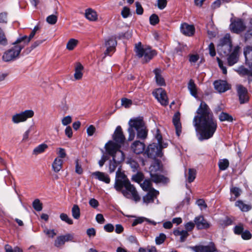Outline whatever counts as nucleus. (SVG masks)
Instances as JSON below:
<instances>
[{
    "label": "nucleus",
    "instance_id": "f257e3e1",
    "mask_svg": "<svg viewBox=\"0 0 252 252\" xmlns=\"http://www.w3.org/2000/svg\"><path fill=\"white\" fill-rule=\"evenodd\" d=\"M196 113L197 115L193 118V124L198 140L202 141L212 138L218 125L209 107L205 102L201 101Z\"/></svg>",
    "mask_w": 252,
    "mask_h": 252
},
{
    "label": "nucleus",
    "instance_id": "f03ea898",
    "mask_svg": "<svg viewBox=\"0 0 252 252\" xmlns=\"http://www.w3.org/2000/svg\"><path fill=\"white\" fill-rule=\"evenodd\" d=\"M114 187L117 191H121L127 198L132 199L135 202L140 200L135 188L131 184L125 174L119 170L116 173Z\"/></svg>",
    "mask_w": 252,
    "mask_h": 252
},
{
    "label": "nucleus",
    "instance_id": "7ed1b4c3",
    "mask_svg": "<svg viewBox=\"0 0 252 252\" xmlns=\"http://www.w3.org/2000/svg\"><path fill=\"white\" fill-rule=\"evenodd\" d=\"M128 124V140L131 141L133 140L135 135V131H136L137 138L141 139H145L146 138L148 130L142 117H137L130 119Z\"/></svg>",
    "mask_w": 252,
    "mask_h": 252
},
{
    "label": "nucleus",
    "instance_id": "20e7f679",
    "mask_svg": "<svg viewBox=\"0 0 252 252\" xmlns=\"http://www.w3.org/2000/svg\"><path fill=\"white\" fill-rule=\"evenodd\" d=\"M113 141L109 140L105 145L106 154H112L118 148H120L121 145L125 141V137L122 131L121 126H117L113 135Z\"/></svg>",
    "mask_w": 252,
    "mask_h": 252
},
{
    "label": "nucleus",
    "instance_id": "39448f33",
    "mask_svg": "<svg viewBox=\"0 0 252 252\" xmlns=\"http://www.w3.org/2000/svg\"><path fill=\"white\" fill-rule=\"evenodd\" d=\"M244 54L246 63L249 65L250 69L241 65L235 69V71L242 76H248L250 82L252 80V48L247 47L244 50Z\"/></svg>",
    "mask_w": 252,
    "mask_h": 252
},
{
    "label": "nucleus",
    "instance_id": "423d86ee",
    "mask_svg": "<svg viewBox=\"0 0 252 252\" xmlns=\"http://www.w3.org/2000/svg\"><path fill=\"white\" fill-rule=\"evenodd\" d=\"M134 51L138 58L143 59L144 63L149 62L156 55L155 50L149 47L144 48L140 42L135 44Z\"/></svg>",
    "mask_w": 252,
    "mask_h": 252
},
{
    "label": "nucleus",
    "instance_id": "0eeeda50",
    "mask_svg": "<svg viewBox=\"0 0 252 252\" xmlns=\"http://www.w3.org/2000/svg\"><path fill=\"white\" fill-rule=\"evenodd\" d=\"M13 44L14 45L13 47L4 53L2 56L3 61L8 62L14 60L18 57L21 50L24 47V45L16 43L15 41Z\"/></svg>",
    "mask_w": 252,
    "mask_h": 252
},
{
    "label": "nucleus",
    "instance_id": "6e6552de",
    "mask_svg": "<svg viewBox=\"0 0 252 252\" xmlns=\"http://www.w3.org/2000/svg\"><path fill=\"white\" fill-rule=\"evenodd\" d=\"M34 115L32 110H26L19 113H16L12 116V122L14 124H19L26 121L28 118H31Z\"/></svg>",
    "mask_w": 252,
    "mask_h": 252
},
{
    "label": "nucleus",
    "instance_id": "1a4fd4ad",
    "mask_svg": "<svg viewBox=\"0 0 252 252\" xmlns=\"http://www.w3.org/2000/svg\"><path fill=\"white\" fill-rule=\"evenodd\" d=\"M145 154L147 157L151 158H155L156 157H161L162 153L157 143H153L149 144L145 151Z\"/></svg>",
    "mask_w": 252,
    "mask_h": 252
},
{
    "label": "nucleus",
    "instance_id": "9d476101",
    "mask_svg": "<svg viewBox=\"0 0 252 252\" xmlns=\"http://www.w3.org/2000/svg\"><path fill=\"white\" fill-rule=\"evenodd\" d=\"M229 28L232 32L238 34L244 31L246 29V26L242 19L237 18L233 20H231Z\"/></svg>",
    "mask_w": 252,
    "mask_h": 252
},
{
    "label": "nucleus",
    "instance_id": "9b49d317",
    "mask_svg": "<svg viewBox=\"0 0 252 252\" xmlns=\"http://www.w3.org/2000/svg\"><path fill=\"white\" fill-rule=\"evenodd\" d=\"M153 94L162 105H168L167 96L165 91L162 88H159L153 91Z\"/></svg>",
    "mask_w": 252,
    "mask_h": 252
},
{
    "label": "nucleus",
    "instance_id": "f8f14e48",
    "mask_svg": "<svg viewBox=\"0 0 252 252\" xmlns=\"http://www.w3.org/2000/svg\"><path fill=\"white\" fill-rule=\"evenodd\" d=\"M118 154L121 156V158H116L114 157V159L110 160L109 164V172L110 173L114 172L117 169L116 172L119 170L121 171V162L123 161L122 154L119 152Z\"/></svg>",
    "mask_w": 252,
    "mask_h": 252
},
{
    "label": "nucleus",
    "instance_id": "ddd939ff",
    "mask_svg": "<svg viewBox=\"0 0 252 252\" xmlns=\"http://www.w3.org/2000/svg\"><path fill=\"white\" fill-rule=\"evenodd\" d=\"M188 248L194 252H215L216 251L215 245L212 243L207 246L200 245L189 246Z\"/></svg>",
    "mask_w": 252,
    "mask_h": 252
},
{
    "label": "nucleus",
    "instance_id": "4468645a",
    "mask_svg": "<svg viewBox=\"0 0 252 252\" xmlns=\"http://www.w3.org/2000/svg\"><path fill=\"white\" fill-rule=\"evenodd\" d=\"M237 93L239 96V99L241 104H244L247 102L249 98L248 94L247 89L242 85L237 87Z\"/></svg>",
    "mask_w": 252,
    "mask_h": 252
},
{
    "label": "nucleus",
    "instance_id": "2eb2a0df",
    "mask_svg": "<svg viewBox=\"0 0 252 252\" xmlns=\"http://www.w3.org/2000/svg\"><path fill=\"white\" fill-rule=\"evenodd\" d=\"M194 222L197 229H207L210 226V223L202 216L196 217Z\"/></svg>",
    "mask_w": 252,
    "mask_h": 252
},
{
    "label": "nucleus",
    "instance_id": "dca6fc26",
    "mask_svg": "<svg viewBox=\"0 0 252 252\" xmlns=\"http://www.w3.org/2000/svg\"><path fill=\"white\" fill-rule=\"evenodd\" d=\"M117 45V41L115 38L109 37L105 41V46L107 49L104 54L105 56H111V53L115 51L116 46Z\"/></svg>",
    "mask_w": 252,
    "mask_h": 252
},
{
    "label": "nucleus",
    "instance_id": "f3484780",
    "mask_svg": "<svg viewBox=\"0 0 252 252\" xmlns=\"http://www.w3.org/2000/svg\"><path fill=\"white\" fill-rule=\"evenodd\" d=\"M239 50L240 47L238 46L235 47L232 52L227 57V63L229 66H232L237 63Z\"/></svg>",
    "mask_w": 252,
    "mask_h": 252
},
{
    "label": "nucleus",
    "instance_id": "a211bd4d",
    "mask_svg": "<svg viewBox=\"0 0 252 252\" xmlns=\"http://www.w3.org/2000/svg\"><path fill=\"white\" fill-rule=\"evenodd\" d=\"M180 31L183 34L188 36H191L194 33L195 28L193 25L184 23L181 25Z\"/></svg>",
    "mask_w": 252,
    "mask_h": 252
},
{
    "label": "nucleus",
    "instance_id": "6ab92c4d",
    "mask_svg": "<svg viewBox=\"0 0 252 252\" xmlns=\"http://www.w3.org/2000/svg\"><path fill=\"white\" fill-rule=\"evenodd\" d=\"M172 122L176 129V134L178 136H179L182 131L180 113L179 112H177L175 113L172 119Z\"/></svg>",
    "mask_w": 252,
    "mask_h": 252
},
{
    "label": "nucleus",
    "instance_id": "aec40b11",
    "mask_svg": "<svg viewBox=\"0 0 252 252\" xmlns=\"http://www.w3.org/2000/svg\"><path fill=\"white\" fill-rule=\"evenodd\" d=\"M158 194V191L155 189H152L151 190L149 191L145 196L143 197V201L146 204L153 203L154 200L157 198V197Z\"/></svg>",
    "mask_w": 252,
    "mask_h": 252
},
{
    "label": "nucleus",
    "instance_id": "412c9836",
    "mask_svg": "<svg viewBox=\"0 0 252 252\" xmlns=\"http://www.w3.org/2000/svg\"><path fill=\"white\" fill-rule=\"evenodd\" d=\"M92 176L95 179L104 182L106 184H109L110 182V178L109 175L106 173L100 171H95L92 173Z\"/></svg>",
    "mask_w": 252,
    "mask_h": 252
},
{
    "label": "nucleus",
    "instance_id": "4be33fe9",
    "mask_svg": "<svg viewBox=\"0 0 252 252\" xmlns=\"http://www.w3.org/2000/svg\"><path fill=\"white\" fill-rule=\"evenodd\" d=\"M215 89L219 93H223L229 89L225 81L217 80L214 83Z\"/></svg>",
    "mask_w": 252,
    "mask_h": 252
},
{
    "label": "nucleus",
    "instance_id": "5701e85b",
    "mask_svg": "<svg viewBox=\"0 0 252 252\" xmlns=\"http://www.w3.org/2000/svg\"><path fill=\"white\" fill-rule=\"evenodd\" d=\"M132 151L136 154L142 153L145 148V145L143 142L139 141H134L131 146Z\"/></svg>",
    "mask_w": 252,
    "mask_h": 252
},
{
    "label": "nucleus",
    "instance_id": "b1692460",
    "mask_svg": "<svg viewBox=\"0 0 252 252\" xmlns=\"http://www.w3.org/2000/svg\"><path fill=\"white\" fill-rule=\"evenodd\" d=\"M154 135L155 138L157 140V144L158 147L160 148V149L162 152V149L166 148L168 146V144L167 143L164 142L162 141V137L158 129L157 128L156 129Z\"/></svg>",
    "mask_w": 252,
    "mask_h": 252
},
{
    "label": "nucleus",
    "instance_id": "393cba45",
    "mask_svg": "<svg viewBox=\"0 0 252 252\" xmlns=\"http://www.w3.org/2000/svg\"><path fill=\"white\" fill-rule=\"evenodd\" d=\"M35 34V33L34 32V31H32V32L29 36H27V35L20 36L17 39V40L15 41V43H20L22 44V45H24L25 47L34 37Z\"/></svg>",
    "mask_w": 252,
    "mask_h": 252
},
{
    "label": "nucleus",
    "instance_id": "a878e982",
    "mask_svg": "<svg viewBox=\"0 0 252 252\" xmlns=\"http://www.w3.org/2000/svg\"><path fill=\"white\" fill-rule=\"evenodd\" d=\"M152 180L156 183H166L168 180L163 175H158L157 173L150 174Z\"/></svg>",
    "mask_w": 252,
    "mask_h": 252
},
{
    "label": "nucleus",
    "instance_id": "bb28decb",
    "mask_svg": "<svg viewBox=\"0 0 252 252\" xmlns=\"http://www.w3.org/2000/svg\"><path fill=\"white\" fill-rule=\"evenodd\" d=\"M153 72L155 74V79L157 84L160 86L165 85L164 79L161 74V70L159 68H156L154 70Z\"/></svg>",
    "mask_w": 252,
    "mask_h": 252
},
{
    "label": "nucleus",
    "instance_id": "cd10ccee",
    "mask_svg": "<svg viewBox=\"0 0 252 252\" xmlns=\"http://www.w3.org/2000/svg\"><path fill=\"white\" fill-rule=\"evenodd\" d=\"M144 221H146L149 223L152 224L153 225H156V224H157V222L154 220H151L150 219L143 217H140L136 218L133 220V221L132 223V226H135L138 224L142 223Z\"/></svg>",
    "mask_w": 252,
    "mask_h": 252
},
{
    "label": "nucleus",
    "instance_id": "c85d7f7f",
    "mask_svg": "<svg viewBox=\"0 0 252 252\" xmlns=\"http://www.w3.org/2000/svg\"><path fill=\"white\" fill-rule=\"evenodd\" d=\"M85 17L87 19L91 21H95L97 19L96 12L91 8H88L86 10Z\"/></svg>",
    "mask_w": 252,
    "mask_h": 252
},
{
    "label": "nucleus",
    "instance_id": "c756f323",
    "mask_svg": "<svg viewBox=\"0 0 252 252\" xmlns=\"http://www.w3.org/2000/svg\"><path fill=\"white\" fill-rule=\"evenodd\" d=\"M83 69V65L80 63H77L75 65V73L74 74L75 80H80L82 78L83 73L82 71Z\"/></svg>",
    "mask_w": 252,
    "mask_h": 252
},
{
    "label": "nucleus",
    "instance_id": "7c9ffc66",
    "mask_svg": "<svg viewBox=\"0 0 252 252\" xmlns=\"http://www.w3.org/2000/svg\"><path fill=\"white\" fill-rule=\"evenodd\" d=\"M63 160L59 158L55 159L52 163V168L53 170L57 173L59 172L62 168Z\"/></svg>",
    "mask_w": 252,
    "mask_h": 252
},
{
    "label": "nucleus",
    "instance_id": "2f4dec72",
    "mask_svg": "<svg viewBox=\"0 0 252 252\" xmlns=\"http://www.w3.org/2000/svg\"><path fill=\"white\" fill-rule=\"evenodd\" d=\"M188 88L189 91L191 95L196 98L197 96L196 86L194 81L192 79L189 80L188 83Z\"/></svg>",
    "mask_w": 252,
    "mask_h": 252
},
{
    "label": "nucleus",
    "instance_id": "473e14b6",
    "mask_svg": "<svg viewBox=\"0 0 252 252\" xmlns=\"http://www.w3.org/2000/svg\"><path fill=\"white\" fill-rule=\"evenodd\" d=\"M235 206L238 207L242 211L247 212L252 208L251 206L245 204L242 200H238L235 202Z\"/></svg>",
    "mask_w": 252,
    "mask_h": 252
},
{
    "label": "nucleus",
    "instance_id": "72a5a7b5",
    "mask_svg": "<svg viewBox=\"0 0 252 252\" xmlns=\"http://www.w3.org/2000/svg\"><path fill=\"white\" fill-rule=\"evenodd\" d=\"M160 167L159 161L155 160L149 167L150 174L157 173L156 172L160 170Z\"/></svg>",
    "mask_w": 252,
    "mask_h": 252
},
{
    "label": "nucleus",
    "instance_id": "f704fd0d",
    "mask_svg": "<svg viewBox=\"0 0 252 252\" xmlns=\"http://www.w3.org/2000/svg\"><path fill=\"white\" fill-rule=\"evenodd\" d=\"M48 148L47 144L42 143L36 147L33 150V154L37 155L43 153Z\"/></svg>",
    "mask_w": 252,
    "mask_h": 252
},
{
    "label": "nucleus",
    "instance_id": "c9c22d12",
    "mask_svg": "<svg viewBox=\"0 0 252 252\" xmlns=\"http://www.w3.org/2000/svg\"><path fill=\"white\" fill-rule=\"evenodd\" d=\"M185 176L187 177V181L189 183L192 182L196 177V170L194 169H189L188 174L185 173Z\"/></svg>",
    "mask_w": 252,
    "mask_h": 252
},
{
    "label": "nucleus",
    "instance_id": "e433bc0d",
    "mask_svg": "<svg viewBox=\"0 0 252 252\" xmlns=\"http://www.w3.org/2000/svg\"><path fill=\"white\" fill-rule=\"evenodd\" d=\"M219 120L221 122L227 121L232 122L233 119L231 115L227 113L222 112L219 115Z\"/></svg>",
    "mask_w": 252,
    "mask_h": 252
},
{
    "label": "nucleus",
    "instance_id": "4c0bfd02",
    "mask_svg": "<svg viewBox=\"0 0 252 252\" xmlns=\"http://www.w3.org/2000/svg\"><path fill=\"white\" fill-rule=\"evenodd\" d=\"M232 45H223V46H218V50L221 54L223 53L224 55H228L230 53Z\"/></svg>",
    "mask_w": 252,
    "mask_h": 252
},
{
    "label": "nucleus",
    "instance_id": "58836bf2",
    "mask_svg": "<svg viewBox=\"0 0 252 252\" xmlns=\"http://www.w3.org/2000/svg\"><path fill=\"white\" fill-rule=\"evenodd\" d=\"M72 217L75 219H78L80 216V210L78 205L75 204L73 206L71 209Z\"/></svg>",
    "mask_w": 252,
    "mask_h": 252
},
{
    "label": "nucleus",
    "instance_id": "ea45409f",
    "mask_svg": "<svg viewBox=\"0 0 252 252\" xmlns=\"http://www.w3.org/2000/svg\"><path fill=\"white\" fill-rule=\"evenodd\" d=\"M126 163L129 164L133 171H136L139 167L138 163L132 158H127Z\"/></svg>",
    "mask_w": 252,
    "mask_h": 252
},
{
    "label": "nucleus",
    "instance_id": "a19ab883",
    "mask_svg": "<svg viewBox=\"0 0 252 252\" xmlns=\"http://www.w3.org/2000/svg\"><path fill=\"white\" fill-rule=\"evenodd\" d=\"M229 164L228 160L226 158L220 160L218 163L219 168L221 170H226L228 167Z\"/></svg>",
    "mask_w": 252,
    "mask_h": 252
},
{
    "label": "nucleus",
    "instance_id": "79ce46f5",
    "mask_svg": "<svg viewBox=\"0 0 252 252\" xmlns=\"http://www.w3.org/2000/svg\"><path fill=\"white\" fill-rule=\"evenodd\" d=\"M232 45L229 36L225 35L221 38L218 46H223V45Z\"/></svg>",
    "mask_w": 252,
    "mask_h": 252
},
{
    "label": "nucleus",
    "instance_id": "37998d69",
    "mask_svg": "<svg viewBox=\"0 0 252 252\" xmlns=\"http://www.w3.org/2000/svg\"><path fill=\"white\" fill-rule=\"evenodd\" d=\"M43 42V40H38L35 41L32 45L31 46L26 49L25 51H24V53H25L26 54H28L30 53L33 49L35 48L36 47L39 46L40 44L42 43Z\"/></svg>",
    "mask_w": 252,
    "mask_h": 252
},
{
    "label": "nucleus",
    "instance_id": "c03bdc74",
    "mask_svg": "<svg viewBox=\"0 0 252 252\" xmlns=\"http://www.w3.org/2000/svg\"><path fill=\"white\" fill-rule=\"evenodd\" d=\"M78 40L74 38L70 39L66 44V48L69 50H73L77 45Z\"/></svg>",
    "mask_w": 252,
    "mask_h": 252
},
{
    "label": "nucleus",
    "instance_id": "a18cd8bd",
    "mask_svg": "<svg viewBox=\"0 0 252 252\" xmlns=\"http://www.w3.org/2000/svg\"><path fill=\"white\" fill-rule=\"evenodd\" d=\"M65 243L64 240L62 235L57 237L54 242V246L56 247L60 248L63 246Z\"/></svg>",
    "mask_w": 252,
    "mask_h": 252
},
{
    "label": "nucleus",
    "instance_id": "49530a36",
    "mask_svg": "<svg viewBox=\"0 0 252 252\" xmlns=\"http://www.w3.org/2000/svg\"><path fill=\"white\" fill-rule=\"evenodd\" d=\"M32 207L35 210L39 212L42 209V204L38 199H36L32 202Z\"/></svg>",
    "mask_w": 252,
    "mask_h": 252
},
{
    "label": "nucleus",
    "instance_id": "de8ad7c7",
    "mask_svg": "<svg viewBox=\"0 0 252 252\" xmlns=\"http://www.w3.org/2000/svg\"><path fill=\"white\" fill-rule=\"evenodd\" d=\"M166 238L165 234L163 233L159 234L158 236L156 237L155 242L157 245H160L162 244Z\"/></svg>",
    "mask_w": 252,
    "mask_h": 252
},
{
    "label": "nucleus",
    "instance_id": "09e8293b",
    "mask_svg": "<svg viewBox=\"0 0 252 252\" xmlns=\"http://www.w3.org/2000/svg\"><path fill=\"white\" fill-rule=\"evenodd\" d=\"M152 184L150 180H145L143 183L141 184V187L144 190H150Z\"/></svg>",
    "mask_w": 252,
    "mask_h": 252
},
{
    "label": "nucleus",
    "instance_id": "8fccbe9b",
    "mask_svg": "<svg viewBox=\"0 0 252 252\" xmlns=\"http://www.w3.org/2000/svg\"><path fill=\"white\" fill-rule=\"evenodd\" d=\"M60 217L62 220L66 222L67 223L69 224H73V220L70 218H69V217L66 214H61Z\"/></svg>",
    "mask_w": 252,
    "mask_h": 252
},
{
    "label": "nucleus",
    "instance_id": "3c124183",
    "mask_svg": "<svg viewBox=\"0 0 252 252\" xmlns=\"http://www.w3.org/2000/svg\"><path fill=\"white\" fill-rule=\"evenodd\" d=\"M230 192L231 194L235 195V197L233 199V200H234L236 198L238 197L240 195L241 190L237 187H232L230 189Z\"/></svg>",
    "mask_w": 252,
    "mask_h": 252
},
{
    "label": "nucleus",
    "instance_id": "603ef678",
    "mask_svg": "<svg viewBox=\"0 0 252 252\" xmlns=\"http://www.w3.org/2000/svg\"><path fill=\"white\" fill-rule=\"evenodd\" d=\"M220 224L223 227H225L232 224V220L226 217L224 219L220 220Z\"/></svg>",
    "mask_w": 252,
    "mask_h": 252
},
{
    "label": "nucleus",
    "instance_id": "864d4df0",
    "mask_svg": "<svg viewBox=\"0 0 252 252\" xmlns=\"http://www.w3.org/2000/svg\"><path fill=\"white\" fill-rule=\"evenodd\" d=\"M0 44L2 45H6L7 44V41L5 36L3 30L0 27Z\"/></svg>",
    "mask_w": 252,
    "mask_h": 252
},
{
    "label": "nucleus",
    "instance_id": "5fc2aeb1",
    "mask_svg": "<svg viewBox=\"0 0 252 252\" xmlns=\"http://www.w3.org/2000/svg\"><path fill=\"white\" fill-rule=\"evenodd\" d=\"M144 178L143 175L141 173H137L136 174L132 176V179L133 181L140 183L143 181Z\"/></svg>",
    "mask_w": 252,
    "mask_h": 252
},
{
    "label": "nucleus",
    "instance_id": "6e6d98bb",
    "mask_svg": "<svg viewBox=\"0 0 252 252\" xmlns=\"http://www.w3.org/2000/svg\"><path fill=\"white\" fill-rule=\"evenodd\" d=\"M119 152H121L123 156V161L125 159V155L124 153L120 150V148H118L112 154H106L107 155L112 157L113 159H114V157H116V158H121V156L118 154Z\"/></svg>",
    "mask_w": 252,
    "mask_h": 252
},
{
    "label": "nucleus",
    "instance_id": "4d7b16f0",
    "mask_svg": "<svg viewBox=\"0 0 252 252\" xmlns=\"http://www.w3.org/2000/svg\"><path fill=\"white\" fill-rule=\"evenodd\" d=\"M79 161L78 159L75 160V172L79 175H81L83 173V170Z\"/></svg>",
    "mask_w": 252,
    "mask_h": 252
},
{
    "label": "nucleus",
    "instance_id": "13d9d810",
    "mask_svg": "<svg viewBox=\"0 0 252 252\" xmlns=\"http://www.w3.org/2000/svg\"><path fill=\"white\" fill-rule=\"evenodd\" d=\"M46 21L49 24L54 25L56 24L57 21V17L53 14L47 17Z\"/></svg>",
    "mask_w": 252,
    "mask_h": 252
},
{
    "label": "nucleus",
    "instance_id": "bf43d9fd",
    "mask_svg": "<svg viewBox=\"0 0 252 252\" xmlns=\"http://www.w3.org/2000/svg\"><path fill=\"white\" fill-rule=\"evenodd\" d=\"M150 22L152 25H156L159 22V18L158 15L155 14H152L150 17Z\"/></svg>",
    "mask_w": 252,
    "mask_h": 252
},
{
    "label": "nucleus",
    "instance_id": "052dcab7",
    "mask_svg": "<svg viewBox=\"0 0 252 252\" xmlns=\"http://www.w3.org/2000/svg\"><path fill=\"white\" fill-rule=\"evenodd\" d=\"M121 15L124 18H127L130 15V9L127 6L123 7Z\"/></svg>",
    "mask_w": 252,
    "mask_h": 252
},
{
    "label": "nucleus",
    "instance_id": "680f3d73",
    "mask_svg": "<svg viewBox=\"0 0 252 252\" xmlns=\"http://www.w3.org/2000/svg\"><path fill=\"white\" fill-rule=\"evenodd\" d=\"M167 0H158L157 6L158 8L160 9H163L167 5Z\"/></svg>",
    "mask_w": 252,
    "mask_h": 252
},
{
    "label": "nucleus",
    "instance_id": "e2e57ef3",
    "mask_svg": "<svg viewBox=\"0 0 252 252\" xmlns=\"http://www.w3.org/2000/svg\"><path fill=\"white\" fill-rule=\"evenodd\" d=\"M43 232L48 237L51 238H53L57 234L54 229H49L47 228L44 229Z\"/></svg>",
    "mask_w": 252,
    "mask_h": 252
},
{
    "label": "nucleus",
    "instance_id": "0e129e2a",
    "mask_svg": "<svg viewBox=\"0 0 252 252\" xmlns=\"http://www.w3.org/2000/svg\"><path fill=\"white\" fill-rule=\"evenodd\" d=\"M217 60L220 68L221 69L222 73L224 74L227 73V69L225 66L223 65V62L218 57L217 58Z\"/></svg>",
    "mask_w": 252,
    "mask_h": 252
},
{
    "label": "nucleus",
    "instance_id": "69168bd1",
    "mask_svg": "<svg viewBox=\"0 0 252 252\" xmlns=\"http://www.w3.org/2000/svg\"><path fill=\"white\" fill-rule=\"evenodd\" d=\"M195 223L192 221H189L185 224V228L186 229L185 230L187 231H191L193 230L195 226Z\"/></svg>",
    "mask_w": 252,
    "mask_h": 252
},
{
    "label": "nucleus",
    "instance_id": "338daca9",
    "mask_svg": "<svg viewBox=\"0 0 252 252\" xmlns=\"http://www.w3.org/2000/svg\"><path fill=\"white\" fill-rule=\"evenodd\" d=\"M181 234L180 236V241L181 242H184L186 241L187 237L189 236V234L187 230H181Z\"/></svg>",
    "mask_w": 252,
    "mask_h": 252
},
{
    "label": "nucleus",
    "instance_id": "774afa93",
    "mask_svg": "<svg viewBox=\"0 0 252 252\" xmlns=\"http://www.w3.org/2000/svg\"><path fill=\"white\" fill-rule=\"evenodd\" d=\"M122 105L126 108L129 107L132 104V101L126 98H123L121 100Z\"/></svg>",
    "mask_w": 252,
    "mask_h": 252
}]
</instances>
